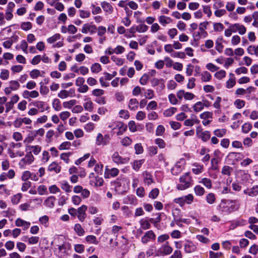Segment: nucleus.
I'll list each match as a JSON object with an SVG mask.
<instances>
[{"label":"nucleus","mask_w":258,"mask_h":258,"mask_svg":"<svg viewBox=\"0 0 258 258\" xmlns=\"http://www.w3.org/2000/svg\"><path fill=\"white\" fill-rule=\"evenodd\" d=\"M238 206L236 205V201L229 199H223L217 207L218 211L222 214L228 215L237 210Z\"/></svg>","instance_id":"f257e3e1"},{"label":"nucleus","mask_w":258,"mask_h":258,"mask_svg":"<svg viewBox=\"0 0 258 258\" xmlns=\"http://www.w3.org/2000/svg\"><path fill=\"white\" fill-rule=\"evenodd\" d=\"M179 183L177 184L178 190H183L189 188L191 185L192 179L189 172H186L179 178Z\"/></svg>","instance_id":"f03ea898"},{"label":"nucleus","mask_w":258,"mask_h":258,"mask_svg":"<svg viewBox=\"0 0 258 258\" xmlns=\"http://www.w3.org/2000/svg\"><path fill=\"white\" fill-rule=\"evenodd\" d=\"M194 197L192 194H188L185 196L177 198L174 199V203L183 207L185 204L190 205L194 201Z\"/></svg>","instance_id":"7ed1b4c3"},{"label":"nucleus","mask_w":258,"mask_h":258,"mask_svg":"<svg viewBox=\"0 0 258 258\" xmlns=\"http://www.w3.org/2000/svg\"><path fill=\"white\" fill-rule=\"evenodd\" d=\"M172 251L173 248L170 246L169 242L166 241L157 250L156 255L164 256L169 255L172 253Z\"/></svg>","instance_id":"20e7f679"},{"label":"nucleus","mask_w":258,"mask_h":258,"mask_svg":"<svg viewBox=\"0 0 258 258\" xmlns=\"http://www.w3.org/2000/svg\"><path fill=\"white\" fill-rule=\"evenodd\" d=\"M243 157V155L240 153L230 152L226 158V161L229 164H235L238 162Z\"/></svg>","instance_id":"39448f33"},{"label":"nucleus","mask_w":258,"mask_h":258,"mask_svg":"<svg viewBox=\"0 0 258 258\" xmlns=\"http://www.w3.org/2000/svg\"><path fill=\"white\" fill-rule=\"evenodd\" d=\"M34 160L33 155L27 152L25 157L21 159L19 163V165L21 168H25L27 165L31 164Z\"/></svg>","instance_id":"423d86ee"},{"label":"nucleus","mask_w":258,"mask_h":258,"mask_svg":"<svg viewBox=\"0 0 258 258\" xmlns=\"http://www.w3.org/2000/svg\"><path fill=\"white\" fill-rule=\"evenodd\" d=\"M110 140L109 135L105 134L103 136L101 133H98L96 138V144L97 146H105L109 144Z\"/></svg>","instance_id":"0eeeda50"},{"label":"nucleus","mask_w":258,"mask_h":258,"mask_svg":"<svg viewBox=\"0 0 258 258\" xmlns=\"http://www.w3.org/2000/svg\"><path fill=\"white\" fill-rule=\"evenodd\" d=\"M58 250L56 251V254L59 258H64L68 255V250L71 248L70 244L64 243L61 244L57 247Z\"/></svg>","instance_id":"6e6552de"},{"label":"nucleus","mask_w":258,"mask_h":258,"mask_svg":"<svg viewBox=\"0 0 258 258\" xmlns=\"http://www.w3.org/2000/svg\"><path fill=\"white\" fill-rule=\"evenodd\" d=\"M151 85L153 87H156L157 92L160 93L165 88V81L163 79L154 78L151 81Z\"/></svg>","instance_id":"1a4fd4ad"},{"label":"nucleus","mask_w":258,"mask_h":258,"mask_svg":"<svg viewBox=\"0 0 258 258\" xmlns=\"http://www.w3.org/2000/svg\"><path fill=\"white\" fill-rule=\"evenodd\" d=\"M156 239V234L152 230H149L146 232L144 235L141 238V242L144 244H146L150 241L155 240Z\"/></svg>","instance_id":"9d476101"},{"label":"nucleus","mask_w":258,"mask_h":258,"mask_svg":"<svg viewBox=\"0 0 258 258\" xmlns=\"http://www.w3.org/2000/svg\"><path fill=\"white\" fill-rule=\"evenodd\" d=\"M183 247L184 252L187 253L194 252L197 250V247L196 244H195L193 242L189 240L185 241Z\"/></svg>","instance_id":"9b49d317"},{"label":"nucleus","mask_w":258,"mask_h":258,"mask_svg":"<svg viewBox=\"0 0 258 258\" xmlns=\"http://www.w3.org/2000/svg\"><path fill=\"white\" fill-rule=\"evenodd\" d=\"M111 158L112 161L117 164H124L128 163L129 161V158L125 157L123 158L121 156H120L118 152H114Z\"/></svg>","instance_id":"f8f14e48"},{"label":"nucleus","mask_w":258,"mask_h":258,"mask_svg":"<svg viewBox=\"0 0 258 258\" xmlns=\"http://www.w3.org/2000/svg\"><path fill=\"white\" fill-rule=\"evenodd\" d=\"M184 164L185 161L183 159L177 162L171 170L172 174L174 175H177L180 173L184 168Z\"/></svg>","instance_id":"ddd939ff"},{"label":"nucleus","mask_w":258,"mask_h":258,"mask_svg":"<svg viewBox=\"0 0 258 258\" xmlns=\"http://www.w3.org/2000/svg\"><path fill=\"white\" fill-rule=\"evenodd\" d=\"M96 30L97 28L95 25L90 23H86L83 25L81 32L83 34H93L96 32Z\"/></svg>","instance_id":"4468645a"},{"label":"nucleus","mask_w":258,"mask_h":258,"mask_svg":"<svg viewBox=\"0 0 258 258\" xmlns=\"http://www.w3.org/2000/svg\"><path fill=\"white\" fill-rule=\"evenodd\" d=\"M25 151L28 154H34L35 155H38L41 151V147L38 145H26Z\"/></svg>","instance_id":"2eb2a0df"},{"label":"nucleus","mask_w":258,"mask_h":258,"mask_svg":"<svg viewBox=\"0 0 258 258\" xmlns=\"http://www.w3.org/2000/svg\"><path fill=\"white\" fill-rule=\"evenodd\" d=\"M233 29V33L238 32L240 35H243L246 32V28L242 24L240 23H235L231 24Z\"/></svg>","instance_id":"dca6fc26"},{"label":"nucleus","mask_w":258,"mask_h":258,"mask_svg":"<svg viewBox=\"0 0 258 258\" xmlns=\"http://www.w3.org/2000/svg\"><path fill=\"white\" fill-rule=\"evenodd\" d=\"M212 112L209 111L204 112L200 114V118L203 120V125H207L212 121Z\"/></svg>","instance_id":"f3484780"},{"label":"nucleus","mask_w":258,"mask_h":258,"mask_svg":"<svg viewBox=\"0 0 258 258\" xmlns=\"http://www.w3.org/2000/svg\"><path fill=\"white\" fill-rule=\"evenodd\" d=\"M142 176L144 183L146 185H149L154 182L153 175L147 171L142 172Z\"/></svg>","instance_id":"a211bd4d"},{"label":"nucleus","mask_w":258,"mask_h":258,"mask_svg":"<svg viewBox=\"0 0 258 258\" xmlns=\"http://www.w3.org/2000/svg\"><path fill=\"white\" fill-rule=\"evenodd\" d=\"M87 210V206L82 205L77 210L78 218L81 222H83L86 218V211Z\"/></svg>","instance_id":"6ab92c4d"},{"label":"nucleus","mask_w":258,"mask_h":258,"mask_svg":"<svg viewBox=\"0 0 258 258\" xmlns=\"http://www.w3.org/2000/svg\"><path fill=\"white\" fill-rule=\"evenodd\" d=\"M114 124L109 125V127L112 128L113 130L115 128L114 126L118 127L119 131L117 132L116 134L117 136L122 135L127 128L126 125H124L122 122H114L113 123Z\"/></svg>","instance_id":"aec40b11"},{"label":"nucleus","mask_w":258,"mask_h":258,"mask_svg":"<svg viewBox=\"0 0 258 258\" xmlns=\"http://www.w3.org/2000/svg\"><path fill=\"white\" fill-rule=\"evenodd\" d=\"M15 225L17 227H22L23 230L25 231L30 227L31 224L29 222L19 218L16 220Z\"/></svg>","instance_id":"412c9836"},{"label":"nucleus","mask_w":258,"mask_h":258,"mask_svg":"<svg viewBox=\"0 0 258 258\" xmlns=\"http://www.w3.org/2000/svg\"><path fill=\"white\" fill-rule=\"evenodd\" d=\"M75 93V90L71 89L69 91L66 90H62L57 94V96L61 99H66L69 97H73Z\"/></svg>","instance_id":"4be33fe9"},{"label":"nucleus","mask_w":258,"mask_h":258,"mask_svg":"<svg viewBox=\"0 0 258 258\" xmlns=\"http://www.w3.org/2000/svg\"><path fill=\"white\" fill-rule=\"evenodd\" d=\"M94 104L89 97H85L84 99L83 107L85 110L92 112L94 108Z\"/></svg>","instance_id":"5701e85b"},{"label":"nucleus","mask_w":258,"mask_h":258,"mask_svg":"<svg viewBox=\"0 0 258 258\" xmlns=\"http://www.w3.org/2000/svg\"><path fill=\"white\" fill-rule=\"evenodd\" d=\"M119 172V170L116 168H112L111 169L106 168L105 172V177L110 178L111 177H115L118 175Z\"/></svg>","instance_id":"b1692460"},{"label":"nucleus","mask_w":258,"mask_h":258,"mask_svg":"<svg viewBox=\"0 0 258 258\" xmlns=\"http://www.w3.org/2000/svg\"><path fill=\"white\" fill-rule=\"evenodd\" d=\"M197 134L199 136V138L204 142L208 141L211 137V134L209 131H206L200 133L199 128L197 129Z\"/></svg>","instance_id":"393cba45"},{"label":"nucleus","mask_w":258,"mask_h":258,"mask_svg":"<svg viewBox=\"0 0 258 258\" xmlns=\"http://www.w3.org/2000/svg\"><path fill=\"white\" fill-rule=\"evenodd\" d=\"M123 202L127 205H136L137 204V199L134 195H130L123 198Z\"/></svg>","instance_id":"a878e982"},{"label":"nucleus","mask_w":258,"mask_h":258,"mask_svg":"<svg viewBox=\"0 0 258 258\" xmlns=\"http://www.w3.org/2000/svg\"><path fill=\"white\" fill-rule=\"evenodd\" d=\"M243 192L250 197H255L258 195V185H254L250 188H247L243 191Z\"/></svg>","instance_id":"bb28decb"},{"label":"nucleus","mask_w":258,"mask_h":258,"mask_svg":"<svg viewBox=\"0 0 258 258\" xmlns=\"http://www.w3.org/2000/svg\"><path fill=\"white\" fill-rule=\"evenodd\" d=\"M101 6L103 11L107 14H111L113 12V8L111 4L105 1L102 2L101 3Z\"/></svg>","instance_id":"cd10ccee"},{"label":"nucleus","mask_w":258,"mask_h":258,"mask_svg":"<svg viewBox=\"0 0 258 258\" xmlns=\"http://www.w3.org/2000/svg\"><path fill=\"white\" fill-rule=\"evenodd\" d=\"M56 201V198L54 196H49L47 197L44 201L43 204L46 207L49 208H53Z\"/></svg>","instance_id":"c85d7f7f"},{"label":"nucleus","mask_w":258,"mask_h":258,"mask_svg":"<svg viewBox=\"0 0 258 258\" xmlns=\"http://www.w3.org/2000/svg\"><path fill=\"white\" fill-rule=\"evenodd\" d=\"M192 171L196 175L202 173L204 171V166L198 163H194L192 164Z\"/></svg>","instance_id":"c756f323"},{"label":"nucleus","mask_w":258,"mask_h":258,"mask_svg":"<svg viewBox=\"0 0 258 258\" xmlns=\"http://www.w3.org/2000/svg\"><path fill=\"white\" fill-rule=\"evenodd\" d=\"M158 21L162 26L165 27L172 23V19L169 17L161 15L158 17Z\"/></svg>","instance_id":"7c9ffc66"},{"label":"nucleus","mask_w":258,"mask_h":258,"mask_svg":"<svg viewBox=\"0 0 258 258\" xmlns=\"http://www.w3.org/2000/svg\"><path fill=\"white\" fill-rule=\"evenodd\" d=\"M8 153L11 158H15L17 157H22L24 155V152L21 150L15 151V150L8 149Z\"/></svg>","instance_id":"2f4dec72"},{"label":"nucleus","mask_w":258,"mask_h":258,"mask_svg":"<svg viewBox=\"0 0 258 258\" xmlns=\"http://www.w3.org/2000/svg\"><path fill=\"white\" fill-rule=\"evenodd\" d=\"M48 170L50 172H54L58 173L60 172L61 166L56 162H53L48 167Z\"/></svg>","instance_id":"473e14b6"},{"label":"nucleus","mask_w":258,"mask_h":258,"mask_svg":"<svg viewBox=\"0 0 258 258\" xmlns=\"http://www.w3.org/2000/svg\"><path fill=\"white\" fill-rule=\"evenodd\" d=\"M36 138V136L34 131L33 130L30 131L29 132L27 137L24 139V143L26 145H28L29 144L32 143Z\"/></svg>","instance_id":"72a5a7b5"},{"label":"nucleus","mask_w":258,"mask_h":258,"mask_svg":"<svg viewBox=\"0 0 258 258\" xmlns=\"http://www.w3.org/2000/svg\"><path fill=\"white\" fill-rule=\"evenodd\" d=\"M104 180L102 177L98 176L95 177V178L90 181V183L91 185L95 187H100L103 184Z\"/></svg>","instance_id":"f704fd0d"},{"label":"nucleus","mask_w":258,"mask_h":258,"mask_svg":"<svg viewBox=\"0 0 258 258\" xmlns=\"http://www.w3.org/2000/svg\"><path fill=\"white\" fill-rule=\"evenodd\" d=\"M200 120L198 119L196 116H192L191 118L186 119L184 122V124L185 126H192L194 124L199 123Z\"/></svg>","instance_id":"c9c22d12"},{"label":"nucleus","mask_w":258,"mask_h":258,"mask_svg":"<svg viewBox=\"0 0 258 258\" xmlns=\"http://www.w3.org/2000/svg\"><path fill=\"white\" fill-rule=\"evenodd\" d=\"M128 108L131 110H136L139 106V102L135 98L131 99L128 102Z\"/></svg>","instance_id":"e433bc0d"},{"label":"nucleus","mask_w":258,"mask_h":258,"mask_svg":"<svg viewBox=\"0 0 258 258\" xmlns=\"http://www.w3.org/2000/svg\"><path fill=\"white\" fill-rule=\"evenodd\" d=\"M200 76L201 80L204 82H209L212 79V75L207 71H204L201 73Z\"/></svg>","instance_id":"4c0bfd02"},{"label":"nucleus","mask_w":258,"mask_h":258,"mask_svg":"<svg viewBox=\"0 0 258 258\" xmlns=\"http://www.w3.org/2000/svg\"><path fill=\"white\" fill-rule=\"evenodd\" d=\"M145 160L141 159L139 160H135L133 163H131L132 168L134 170L138 171L140 170L142 164L144 163Z\"/></svg>","instance_id":"58836bf2"},{"label":"nucleus","mask_w":258,"mask_h":258,"mask_svg":"<svg viewBox=\"0 0 258 258\" xmlns=\"http://www.w3.org/2000/svg\"><path fill=\"white\" fill-rule=\"evenodd\" d=\"M66 243L64 242V238L62 236H58L54 239V240L52 242V244L57 247H59V245L61 246V244H63Z\"/></svg>","instance_id":"ea45409f"},{"label":"nucleus","mask_w":258,"mask_h":258,"mask_svg":"<svg viewBox=\"0 0 258 258\" xmlns=\"http://www.w3.org/2000/svg\"><path fill=\"white\" fill-rule=\"evenodd\" d=\"M248 53L250 55L258 56V44L257 45H251L247 48Z\"/></svg>","instance_id":"a19ab883"},{"label":"nucleus","mask_w":258,"mask_h":258,"mask_svg":"<svg viewBox=\"0 0 258 258\" xmlns=\"http://www.w3.org/2000/svg\"><path fill=\"white\" fill-rule=\"evenodd\" d=\"M223 38L219 37L217 38L215 44V49L220 53H221L223 50V45L222 44Z\"/></svg>","instance_id":"79ce46f5"},{"label":"nucleus","mask_w":258,"mask_h":258,"mask_svg":"<svg viewBox=\"0 0 258 258\" xmlns=\"http://www.w3.org/2000/svg\"><path fill=\"white\" fill-rule=\"evenodd\" d=\"M23 238H24V241H26L25 239H26V238L27 239L28 243L29 244H36L37 243H38L39 239H40V238L38 236H32L30 237H28V236H24Z\"/></svg>","instance_id":"37998d69"},{"label":"nucleus","mask_w":258,"mask_h":258,"mask_svg":"<svg viewBox=\"0 0 258 258\" xmlns=\"http://www.w3.org/2000/svg\"><path fill=\"white\" fill-rule=\"evenodd\" d=\"M90 70L92 73L98 74L102 71V67L99 63L95 62L92 64Z\"/></svg>","instance_id":"c03bdc74"},{"label":"nucleus","mask_w":258,"mask_h":258,"mask_svg":"<svg viewBox=\"0 0 258 258\" xmlns=\"http://www.w3.org/2000/svg\"><path fill=\"white\" fill-rule=\"evenodd\" d=\"M61 188L66 192H71L72 191V186L69 184L67 181H62L60 182Z\"/></svg>","instance_id":"a18cd8bd"},{"label":"nucleus","mask_w":258,"mask_h":258,"mask_svg":"<svg viewBox=\"0 0 258 258\" xmlns=\"http://www.w3.org/2000/svg\"><path fill=\"white\" fill-rule=\"evenodd\" d=\"M176 111V108L171 107L164 110L163 112V115L165 117H170L173 115Z\"/></svg>","instance_id":"49530a36"},{"label":"nucleus","mask_w":258,"mask_h":258,"mask_svg":"<svg viewBox=\"0 0 258 258\" xmlns=\"http://www.w3.org/2000/svg\"><path fill=\"white\" fill-rule=\"evenodd\" d=\"M199 183L203 184L207 188L210 189L212 187V182L210 179L208 178H203L200 181Z\"/></svg>","instance_id":"de8ad7c7"},{"label":"nucleus","mask_w":258,"mask_h":258,"mask_svg":"<svg viewBox=\"0 0 258 258\" xmlns=\"http://www.w3.org/2000/svg\"><path fill=\"white\" fill-rule=\"evenodd\" d=\"M74 230L78 236H81L85 234V230L80 224H76L75 225Z\"/></svg>","instance_id":"09e8293b"},{"label":"nucleus","mask_w":258,"mask_h":258,"mask_svg":"<svg viewBox=\"0 0 258 258\" xmlns=\"http://www.w3.org/2000/svg\"><path fill=\"white\" fill-rule=\"evenodd\" d=\"M85 240L86 242L89 244H97L98 243V241L96 236L93 235H89L85 237Z\"/></svg>","instance_id":"8fccbe9b"},{"label":"nucleus","mask_w":258,"mask_h":258,"mask_svg":"<svg viewBox=\"0 0 258 258\" xmlns=\"http://www.w3.org/2000/svg\"><path fill=\"white\" fill-rule=\"evenodd\" d=\"M139 222L141 228L144 230L148 229L151 227V224L147 219H142Z\"/></svg>","instance_id":"3c124183"},{"label":"nucleus","mask_w":258,"mask_h":258,"mask_svg":"<svg viewBox=\"0 0 258 258\" xmlns=\"http://www.w3.org/2000/svg\"><path fill=\"white\" fill-rule=\"evenodd\" d=\"M205 104L201 101L197 102L196 104L193 106L194 110L195 112H200L204 109ZM206 106H207L205 104Z\"/></svg>","instance_id":"603ef678"},{"label":"nucleus","mask_w":258,"mask_h":258,"mask_svg":"<svg viewBox=\"0 0 258 258\" xmlns=\"http://www.w3.org/2000/svg\"><path fill=\"white\" fill-rule=\"evenodd\" d=\"M195 194L198 196H202L205 194L204 188L201 185H197L194 187Z\"/></svg>","instance_id":"864d4df0"},{"label":"nucleus","mask_w":258,"mask_h":258,"mask_svg":"<svg viewBox=\"0 0 258 258\" xmlns=\"http://www.w3.org/2000/svg\"><path fill=\"white\" fill-rule=\"evenodd\" d=\"M61 38V35L59 33H56L52 36L50 37L47 39V42L48 43L52 44L59 40Z\"/></svg>","instance_id":"5fc2aeb1"},{"label":"nucleus","mask_w":258,"mask_h":258,"mask_svg":"<svg viewBox=\"0 0 258 258\" xmlns=\"http://www.w3.org/2000/svg\"><path fill=\"white\" fill-rule=\"evenodd\" d=\"M77 103V101L75 99H72L68 101L63 102L62 105L64 108L71 109L73 106L75 105Z\"/></svg>","instance_id":"6e6d98bb"},{"label":"nucleus","mask_w":258,"mask_h":258,"mask_svg":"<svg viewBox=\"0 0 258 258\" xmlns=\"http://www.w3.org/2000/svg\"><path fill=\"white\" fill-rule=\"evenodd\" d=\"M52 107L55 111H59L61 109L60 101L58 99L55 98L52 102Z\"/></svg>","instance_id":"4d7b16f0"},{"label":"nucleus","mask_w":258,"mask_h":258,"mask_svg":"<svg viewBox=\"0 0 258 258\" xmlns=\"http://www.w3.org/2000/svg\"><path fill=\"white\" fill-rule=\"evenodd\" d=\"M207 202L210 204H213L216 201V197L213 193H209L206 197Z\"/></svg>","instance_id":"13d9d810"},{"label":"nucleus","mask_w":258,"mask_h":258,"mask_svg":"<svg viewBox=\"0 0 258 258\" xmlns=\"http://www.w3.org/2000/svg\"><path fill=\"white\" fill-rule=\"evenodd\" d=\"M232 170L233 169L232 167L227 165H225L222 169L221 173L223 175L229 176L231 175Z\"/></svg>","instance_id":"bf43d9fd"},{"label":"nucleus","mask_w":258,"mask_h":258,"mask_svg":"<svg viewBox=\"0 0 258 258\" xmlns=\"http://www.w3.org/2000/svg\"><path fill=\"white\" fill-rule=\"evenodd\" d=\"M111 59L118 66H122L124 61L123 59L117 57L115 55L111 56Z\"/></svg>","instance_id":"052dcab7"},{"label":"nucleus","mask_w":258,"mask_h":258,"mask_svg":"<svg viewBox=\"0 0 258 258\" xmlns=\"http://www.w3.org/2000/svg\"><path fill=\"white\" fill-rule=\"evenodd\" d=\"M226 72L223 70H221L215 73L214 77L218 80H220L226 77Z\"/></svg>","instance_id":"680f3d73"},{"label":"nucleus","mask_w":258,"mask_h":258,"mask_svg":"<svg viewBox=\"0 0 258 258\" xmlns=\"http://www.w3.org/2000/svg\"><path fill=\"white\" fill-rule=\"evenodd\" d=\"M159 194V190L157 188H154L151 190L149 194V198L152 199H155Z\"/></svg>","instance_id":"e2e57ef3"},{"label":"nucleus","mask_w":258,"mask_h":258,"mask_svg":"<svg viewBox=\"0 0 258 258\" xmlns=\"http://www.w3.org/2000/svg\"><path fill=\"white\" fill-rule=\"evenodd\" d=\"M168 100L169 102L172 105L178 104V100L174 94L171 93L168 95Z\"/></svg>","instance_id":"0e129e2a"},{"label":"nucleus","mask_w":258,"mask_h":258,"mask_svg":"<svg viewBox=\"0 0 258 258\" xmlns=\"http://www.w3.org/2000/svg\"><path fill=\"white\" fill-rule=\"evenodd\" d=\"M226 133V130L225 128L217 129L214 131V134L217 137L222 138Z\"/></svg>","instance_id":"69168bd1"},{"label":"nucleus","mask_w":258,"mask_h":258,"mask_svg":"<svg viewBox=\"0 0 258 258\" xmlns=\"http://www.w3.org/2000/svg\"><path fill=\"white\" fill-rule=\"evenodd\" d=\"M22 198V194L21 193H18L13 196L11 199V202L13 204L17 205L20 202Z\"/></svg>","instance_id":"338daca9"},{"label":"nucleus","mask_w":258,"mask_h":258,"mask_svg":"<svg viewBox=\"0 0 258 258\" xmlns=\"http://www.w3.org/2000/svg\"><path fill=\"white\" fill-rule=\"evenodd\" d=\"M252 124L249 122L244 123L242 126V132L244 134L248 133L252 128Z\"/></svg>","instance_id":"774afa93"}]
</instances>
